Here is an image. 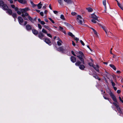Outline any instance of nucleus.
<instances>
[{
	"label": "nucleus",
	"mask_w": 123,
	"mask_h": 123,
	"mask_svg": "<svg viewBox=\"0 0 123 123\" xmlns=\"http://www.w3.org/2000/svg\"><path fill=\"white\" fill-rule=\"evenodd\" d=\"M76 13L75 12H72L71 13V14L73 15H76Z\"/></svg>",
	"instance_id": "obj_50"
},
{
	"label": "nucleus",
	"mask_w": 123,
	"mask_h": 123,
	"mask_svg": "<svg viewBox=\"0 0 123 123\" xmlns=\"http://www.w3.org/2000/svg\"><path fill=\"white\" fill-rule=\"evenodd\" d=\"M42 4H41V2H40L37 5V6L38 7V8L39 9H41L42 7Z\"/></svg>",
	"instance_id": "obj_25"
},
{
	"label": "nucleus",
	"mask_w": 123,
	"mask_h": 123,
	"mask_svg": "<svg viewBox=\"0 0 123 123\" xmlns=\"http://www.w3.org/2000/svg\"><path fill=\"white\" fill-rule=\"evenodd\" d=\"M60 18L61 19L63 20H65V18L64 17V16L63 14L61 15Z\"/></svg>",
	"instance_id": "obj_34"
},
{
	"label": "nucleus",
	"mask_w": 123,
	"mask_h": 123,
	"mask_svg": "<svg viewBox=\"0 0 123 123\" xmlns=\"http://www.w3.org/2000/svg\"><path fill=\"white\" fill-rule=\"evenodd\" d=\"M79 67L80 69L83 70L85 68V66L83 65H80Z\"/></svg>",
	"instance_id": "obj_23"
},
{
	"label": "nucleus",
	"mask_w": 123,
	"mask_h": 123,
	"mask_svg": "<svg viewBox=\"0 0 123 123\" xmlns=\"http://www.w3.org/2000/svg\"><path fill=\"white\" fill-rule=\"evenodd\" d=\"M103 97L105 99L108 100L110 102V103H112L109 100V99L107 97H105V96H104V95L103 94Z\"/></svg>",
	"instance_id": "obj_38"
},
{
	"label": "nucleus",
	"mask_w": 123,
	"mask_h": 123,
	"mask_svg": "<svg viewBox=\"0 0 123 123\" xmlns=\"http://www.w3.org/2000/svg\"><path fill=\"white\" fill-rule=\"evenodd\" d=\"M57 50L59 51H61L62 52H63L64 51V49H63L62 47H60L57 49Z\"/></svg>",
	"instance_id": "obj_14"
},
{
	"label": "nucleus",
	"mask_w": 123,
	"mask_h": 123,
	"mask_svg": "<svg viewBox=\"0 0 123 123\" xmlns=\"http://www.w3.org/2000/svg\"><path fill=\"white\" fill-rule=\"evenodd\" d=\"M33 33L35 35H37L38 33V31L35 29H33L32 30Z\"/></svg>",
	"instance_id": "obj_15"
},
{
	"label": "nucleus",
	"mask_w": 123,
	"mask_h": 123,
	"mask_svg": "<svg viewBox=\"0 0 123 123\" xmlns=\"http://www.w3.org/2000/svg\"><path fill=\"white\" fill-rule=\"evenodd\" d=\"M80 42L84 46L85 45V43H84L83 42L82 40H81L80 41Z\"/></svg>",
	"instance_id": "obj_47"
},
{
	"label": "nucleus",
	"mask_w": 123,
	"mask_h": 123,
	"mask_svg": "<svg viewBox=\"0 0 123 123\" xmlns=\"http://www.w3.org/2000/svg\"><path fill=\"white\" fill-rule=\"evenodd\" d=\"M86 9L87 10L88 12H91L93 11L92 9L90 7H88Z\"/></svg>",
	"instance_id": "obj_28"
},
{
	"label": "nucleus",
	"mask_w": 123,
	"mask_h": 123,
	"mask_svg": "<svg viewBox=\"0 0 123 123\" xmlns=\"http://www.w3.org/2000/svg\"><path fill=\"white\" fill-rule=\"evenodd\" d=\"M0 6L2 7V9L4 10H6L8 8V7L2 1H0Z\"/></svg>",
	"instance_id": "obj_4"
},
{
	"label": "nucleus",
	"mask_w": 123,
	"mask_h": 123,
	"mask_svg": "<svg viewBox=\"0 0 123 123\" xmlns=\"http://www.w3.org/2000/svg\"><path fill=\"white\" fill-rule=\"evenodd\" d=\"M111 83L112 85V86L113 87L115 86V83L113 82V81L112 80H111Z\"/></svg>",
	"instance_id": "obj_37"
},
{
	"label": "nucleus",
	"mask_w": 123,
	"mask_h": 123,
	"mask_svg": "<svg viewBox=\"0 0 123 123\" xmlns=\"http://www.w3.org/2000/svg\"><path fill=\"white\" fill-rule=\"evenodd\" d=\"M53 12L55 14H57L58 13V12L57 11H54Z\"/></svg>",
	"instance_id": "obj_55"
},
{
	"label": "nucleus",
	"mask_w": 123,
	"mask_h": 123,
	"mask_svg": "<svg viewBox=\"0 0 123 123\" xmlns=\"http://www.w3.org/2000/svg\"><path fill=\"white\" fill-rule=\"evenodd\" d=\"M77 54L78 55H77V57L79 58L81 62L79 61H77L75 63V65L76 66H79L81 64H84V61L83 58H85V56L84 55L83 53L81 51H79L77 52Z\"/></svg>",
	"instance_id": "obj_2"
},
{
	"label": "nucleus",
	"mask_w": 123,
	"mask_h": 123,
	"mask_svg": "<svg viewBox=\"0 0 123 123\" xmlns=\"http://www.w3.org/2000/svg\"><path fill=\"white\" fill-rule=\"evenodd\" d=\"M65 25L68 27L69 28H71L72 27V26L70 24L66 22H64V23Z\"/></svg>",
	"instance_id": "obj_18"
},
{
	"label": "nucleus",
	"mask_w": 123,
	"mask_h": 123,
	"mask_svg": "<svg viewBox=\"0 0 123 123\" xmlns=\"http://www.w3.org/2000/svg\"><path fill=\"white\" fill-rule=\"evenodd\" d=\"M42 32L43 33H44L45 34H46L47 33V31L46 30H45V29H44L43 28L42 29Z\"/></svg>",
	"instance_id": "obj_35"
},
{
	"label": "nucleus",
	"mask_w": 123,
	"mask_h": 123,
	"mask_svg": "<svg viewBox=\"0 0 123 123\" xmlns=\"http://www.w3.org/2000/svg\"><path fill=\"white\" fill-rule=\"evenodd\" d=\"M121 91L120 90H118L117 91V93H118L119 94L121 92Z\"/></svg>",
	"instance_id": "obj_56"
},
{
	"label": "nucleus",
	"mask_w": 123,
	"mask_h": 123,
	"mask_svg": "<svg viewBox=\"0 0 123 123\" xmlns=\"http://www.w3.org/2000/svg\"><path fill=\"white\" fill-rule=\"evenodd\" d=\"M93 67L98 72H99V70L98 69V68H99V67L98 65H96L95 67V66H94Z\"/></svg>",
	"instance_id": "obj_17"
},
{
	"label": "nucleus",
	"mask_w": 123,
	"mask_h": 123,
	"mask_svg": "<svg viewBox=\"0 0 123 123\" xmlns=\"http://www.w3.org/2000/svg\"><path fill=\"white\" fill-rule=\"evenodd\" d=\"M57 40L58 41H62V40L60 39L58 37Z\"/></svg>",
	"instance_id": "obj_62"
},
{
	"label": "nucleus",
	"mask_w": 123,
	"mask_h": 123,
	"mask_svg": "<svg viewBox=\"0 0 123 123\" xmlns=\"http://www.w3.org/2000/svg\"><path fill=\"white\" fill-rule=\"evenodd\" d=\"M8 0L9 1L10 3L11 4H12L13 3V2L12 0Z\"/></svg>",
	"instance_id": "obj_54"
},
{
	"label": "nucleus",
	"mask_w": 123,
	"mask_h": 123,
	"mask_svg": "<svg viewBox=\"0 0 123 123\" xmlns=\"http://www.w3.org/2000/svg\"><path fill=\"white\" fill-rule=\"evenodd\" d=\"M95 20L93 19H92V22L94 23H96V21Z\"/></svg>",
	"instance_id": "obj_49"
},
{
	"label": "nucleus",
	"mask_w": 123,
	"mask_h": 123,
	"mask_svg": "<svg viewBox=\"0 0 123 123\" xmlns=\"http://www.w3.org/2000/svg\"><path fill=\"white\" fill-rule=\"evenodd\" d=\"M27 23V22L26 21H25L24 22V25H25Z\"/></svg>",
	"instance_id": "obj_63"
},
{
	"label": "nucleus",
	"mask_w": 123,
	"mask_h": 123,
	"mask_svg": "<svg viewBox=\"0 0 123 123\" xmlns=\"http://www.w3.org/2000/svg\"><path fill=\"white\" fill-rule=\"evenodd\" d=\"M44 27L47 29L49 31H51V29L50 28V27L46 25H44Z\"/></svg>",
	"instance_id": "obj_24"
},
{
	"label": "nucleus",
	"mask_w": 123,
	"mask_h": 123,
	"mask_svg": "<svg viewBox=\"0 0 123 123\" xmlns=\"http://www.w3.org/2000/svg\"><path fill=\"white\" fill-rule=\"evenodd\" d=\"M44 21L45 22H48V20L47 19H44Z\"/></svg>",
	"instance_id": "obj_64"
},
{
	"label": "nucleus",
	"mask_w": 123,
	"mask_h": 123,
	"mask_svg": "<svg viewBox=\"0 0 123 123\" xmlns=\"http://www.w3.org/2000/svg\"><path fill=\"white\" fill-rule=\"evenodd\" d=\"M91 18L95 20L98 21V17L94 14H92Z\"/></svg>",
	"instance_id": "obj_10"
},
{
	"label": "nucleus",
	"mask_w": 123,
	"mask_h": 123,
	"mask_svg": "<svg viewBox=\"0 0 123 123\" xmlns=\"http://www.w3.org/2000/svg\"><path fill=\"white\" fill-rule=\"evenodd\" d=\"M13 17L15 19L16 18L17 14L16 13H13L12 14Z\"/></svg>",
	"instance_id": "obj_32"
},
{
	"label": "nucleus",
	"mask_w": 123,
	"mask_h": 123,
	"mask_svg": "<svg viewBox=\"0 0 123 123\" xmlns=\"http://www.w3.org/2000/svg\"><path fill=\"white\" fill-rule=\"evenodd\" d=\"M74 39L75 40V41H77V42H77V41L79 40V39L78 38H77V37H75V38Z\"/></svg>",
	"instance_id": "obj_53"
},
{
	"label": "nucleus",
	"mask_w": 123,
	"mask_h": 123,
	"mask_svg": "<svg viewBox=\"0 0 123 123\" xmlns=\"http://www.w3.org/2000/svg\"><path fill=\"white\" fill-rule=\"evenodd\" d=\"M68 34L69 36L74 38V36L72 34V33L71 32H69L68 33Z\"/></svg>",
	"instance_id": "obj_31"
},
{
	"label": "nucleus",
	"mask_w": 123,
	"mask_h": 123,
	"mask_svg": "<svg viewBox=\"0 0 123 123\" xmlns=\"http://www.w3.org/2000/svg\"><path fill=\"white\" fill-rule=\"evenodd\" d=\"M48 18L49 19L51 22L53 23H54L55 22L54 21L50 18Z\"/></svg>",
	"instance_id": "obj_40"
},
{
	"label": "nucleus",
	"mask_w": 123,
	"mask_h": 123,
	"mask_svg": "<svg viewBox=\"0 0 123 123\" xmlns=\"http://www.w3.org/2000/svg\"><path fill=\"white\" fill-rule=\"evenodd\" d=\"M44 36V35L41 32H40L38 35V37L41 39H43V38Z\"/></svg>",
	"instance_id": "obj_11"
},
{
	"label": "nucleus",
	"mask_w": 123,
	"mask_h": 123,
	"mask_svg": "<svg viewBox=\"0 0 123 123\" xmlns=\"http://www.w3.org/2000/svg\"><path fill=\"white\" fill-rule=\"evenodd\" d=\"M38 28L39 29H42V26H41V25L40 24H38Z\"/></svg>",
	"instance_id": "obj_42"
},
{
	"label": "nucleus",
	"mask_w": 123,
	"mask_h": 123,
	"mask_svg": "<svg viewBox=\"0 0 123 123\" xmlns=\"http://www.w3.org/2000/svg\"><path fill=\"white\" fill-rule=\"evenodd\" d=\"M35 10L38 12H39L40 11V10H38L36 9Z\"/></svg>",
	"instance_id": "obj_61"
},
{
	"label": "nucleus",
	"mask_w": 123,
	"mask_h": 123,
	"mask_svg": "<svg viewBox=\"0 0 123 123\" xmlns=\"http://www.w3.org/2000/svg\"><path fill=\"white\" fill-rule=\"evenodd\" d=\"M77 20L79 24L82 25L84 23V20L81 16L78 15L77 16Z\"/></svg>",
	"instance_id": "obj_3"
},
{
	"label": "nucleus",
	"mask_w": 123,
	"mask_h": 123,
	"mask_svg": "<svg viewBox=\"0 0 123 123\" xmlns=\"http://www.w3.org/2000/svg\"><path fill=\"white\" fill-rule=\"evenodd\" d=\"M6 10L7 11L6 13H8L9 15H12V11L10 9H8V8Z\"/></svg>",
	"instance_id": "obj_13"
},
{
	"label": "nucleus",
	"mask_w": 123,
	"mask_h": 123,
	"mask_svg": "<svg viewBox=\"0 0 123 123\" xmlns=\"http://www.w3.org/2000/svg\"><path fill=\"white\" fill-rule=\"evenodd\" d=\"M45 41L46 43L48 44L49 45H50L51 44L50 43L51 42L50 40L48 38H46L45 39Z\"/></svg>",
	"instance_id": "obj_9"
},
{
	"label": "nucleus",
	"mask_w": 123,
	"mask_h": 123,
	"mask_svg": "<svg viewBox=\"0 0 123 123\" xmlns=\"http://www.w3.org/2000/svg\"><path fill=\"white\" fill-rule=\"evenodd\" d=\"M18 1L22 4H25L26 3V1L25 0H18Z\"/></svg>",
	"instance_id": "obj_21"
},
{
	"label": "nucleus",
	"mask_w": 123,
	"mask_h": 123,
	"mask_svg": "<svg viewBox=\"0 0 123 123\" xmlns=\"http://www.w3.org/2000/svg\"><path fill=\"white\" fill-rule=\"evenodd\" d=\"M71 53L73 55H74V56H76V55L75 54L74 52L73 51H71Z\"/></svg>",
	"instance_id": "obj_52"
},
{
	"label": "nucleus",
	"mask_w": 123,
	"mask_h": 123,
	"mask_svg": "<svg viewBox=\"0 0 123 123\" xmlns=\"http://www.w3.org/2000/svg\"><path fill=\"white\" fill-rule=\"evenodd\" d=\"M28 16H29L28 14L26 12L25 14H22V16L23 18L25 20H27V18L26 17Z\"/></svg>",
	"instance_id": "obj_6"
},
{
	"label": "nucleus",
	"mask_w": 123,
	"mask_h": 123,
	"mask_svg": "<svg viewBox=\"0 0 123 123\" xmlns=\"http://www.w3.org/2000/svg\"><path fill=\"white\" fill-rule=\"evenodd\" d=\"M40 23L41 24L44 25L45 24V22L43 21H41Z\"/></svg>",
	"instance_id": "obj_45"
},
{
	"label": "nucleus",
	"mask_w": 123,
	"mask_h": 123,
	"mask_svg": "<svg viewBox=\"0 0 123 123\" xmlns=\"http://www.w3.org/2000/svg\"><path fill=\"white\" fill-rule=\"evenodd\" d=\"M62 41H57V45L58 46H61L62 44Z\"/></svg>",
	"instance_id": "obj_33"
},
{
	"label": "nucleus",
	"mask_w": 123,
	"mask_h": 123,
	"mask_svg": "<svg viewBox=\"0 0 123 123\" xmlns=\"http://www.w3.org/2000/svg\"><path fill=\"white\" fill-rule=\"evenodd\" d=\"M110 66L113 69L115 70H116V68L114 66V65L112 64H110Z\"/></svg>",
	"instance_id": "obj_26"
},
{
	"label": "nucleus",
	"mask_w": 123,
	"mask_h": 123,
	"mask_svg": "<svg viewBox=\"0 0 123 123\" xmlns=\"http://www.w3.org/2000/svg\"><path fill=\"white\" fill-rule=\"evenodd\" d=\"M64 2L67 4H70L72 3V1L71 0H63ZM58 3L61 6L63 5L62 0H57Z\"/></svg>",
	"instance_id": "obj_5"
},
{
	"label": "nucleus",
	"mask_w": 123,
	"mask_h": 123,
	"mask_svg": "<svg viewBox=\"0 0 123 123\" xmlns=\"http://www.w3.org/2000/svg\"><path fill=\"white\" fill-rule=\"evenodd\" d=\"M25 10V11L26 12L28 10H30V9H29V8H28V7H27V8H24Z\"/></svg>",
	"instance_id": "obj_48"
},
{
	"label": "nucleus",
	"mask_w": 123,
	"mask_h": 123,
	"mask_svg": "<svg viewBox=\"0 0 123 123\" xmlns=\"http://www.w3.org/2000/svg\"><path fill=\"white\" fill-rule=\"evenodd\" d=\"M48 12V11L47 10H45L44 12V13L45 14H46L47 12Z\"/></svg>",
	"instance_id": "obj_59"
},
{
	"label": "nucleus",
	"mask_w": 123,
	"mask_h": 123,
	"mask_svg": "<svg viewBox=\"0 0 123 123\" xmlns=\"http://www.w3.org/2000/svg\"><path fill=\"white\" fill-rule=\"evenodd\" d=\"M72 44L74 46H75V43L73 41H72Z\"/></svg>",
	"instance_id": "obj_58"
},
{
	"label": "nucleus",
	"mask_w": 123,
	"mask_h": 123,
	"mask_svg": "<svg viewBox=\"0 0 123 123\" xmlns=\"http://www.w3.org/2000/svg\"><path fill=\"white\" fill-rule=\"evenodd\" d=\"M28 18L33 23L34 21V20L30 17L29 16H28Z\"/></svg>",
	"instance_id": "obj_29"
},
{
	"label": "nucleus",
	"mask_w": 123,
	"mask_h": 123,
	"mask_svg": "<svg viewBox=\"0 0 123 123\" xmlns=\"http://www.w3.org/2000/svg\"><path fill=\"white\" fill-rule=\"evenodd\" d=\"M49 7L51 10L52 9V8L51 7V4H50L49 5Z\"/></svg>",
	"instance_id": "obj_57"
},
{
	"label": "nucleus",
	"mask_w": 123,
	"mask_h": 123,
	"mask_svg": "<svg viewBox=\"0 0 123 123\" xmlns=\"http://www.w3.org/2000/svg\"><path fill=\"white\" fill-rule=\"evenodd\" d=\"M18 20L20 24L21 25L22 23L23 22V18L20 17H18Z\"/></svg>",
	"instance_id": "obj_7"
},
{
	"label": "nucleus",
	"mask_w": 123,
	"mask_h": 123,
	"mask_svg": "<svg viewBox=\"0 0 123 123\" xmlns=\"http://www.w3.org/2000/svg\"><path fill=\"white\" fill-rule=\"evenodd\" d=\"M20 10L21 11V12L22 13V14H24V13H25V12H26L25 11V10L24 8L23 9H22L21 8H20Z\"/></svg>",
	"instance_id": "obj_30"
},
{
	"label": "nucleus",
	"mask_w": 123,
	"mask_h": 123,
	"mask_svg": "<svg viewBox=\"0 0 123 123\" xmlns=\"http://www.w3.org/2000/svg\"><path fill=\"white\" fill-rule=\"evenodd\" d=\"M88 64L90 66L93 67L94 65L92 62H89L88 63Z\"/></svg>",
	"instance_id": "obj_39"
},
{
	"label": "nucleus",
	"mask_w": 123,
	"mask_h": 123,
	"mask_svg": "<svg viewBox=\"0 0 123 123\" xmlns=\"http://www.w3.org/2000/svg\"><path fill=\"white\" fill-rule=\"evenodd\" d=\"M113 87V88H114V90H115V91H116L117 90V87H115V86L114 87Z\"/></svg>",
	"instance_id": "obj_60"
},
{
	"label": "nucleus",
	"mask_w": 123,
	"mask_h": 123,
	"mask_svg": "<svg viewBox=\"0 0 123 123\" xmlns=\"http://www.w3.org/2000/svg\"><path fill=\"white\" fill-rule=\"evenodd\" d=\"M59 30H60V31H62L64 33V34H66V32L64 30L63 28V27H61V26H60L59 27Z\"/></svg>",
	"instance_id": "obj_19"
},
{
	"label": "nucleus",
	"mask_w": 123,
	"mask_h": 123,
	"mask_svg": "<svg viewBox=\"0 0 123 123\" xmlns=\"http://www.w3.org/2000/svg\"><path fill=\"white\" fill-rule=\"evenodd\" d=\"M102 27L103 29L104 30L105 32L107 35L108 36V34L109 33V32H108L107 29L106 28L105 26H102Z\"/></svg>",
	"instance_id": "obj_8"
},
{
	"label": "nucleus",
	"mask_w": 123,
	"mask_h": 123,
	"mask_svg": "<svg viewBox=\"0 0 123 123\" xmlns=\"http://www.w3.org/2000/svg\"><path fill=\"white\" fill-rule=\"evenodd\" d=\"M91 29L94 32V33L95 34H96L97 33L96 31L94 29H93L92 28H91Z\"/></svg>",
	"instance_id": "obj_41"
},
{
	"label": "nucleus",
	"mask_w": 123,
	"mask_h": 123,
	"mask_svg": "<svg viewBox=\"0 0 123 123\" xmlns=\"http://www.w3.org/2000/svg\"><path fill=\"white\" fill-rule=\"evenodd\" d=\"M119 100L121 101L122 103H123V99L121 98L120 97H119Z\"/></svg>",
	"instance_id": "obj_43"
},
{
	"label": "nucleus",
	"mask_w": 123,
	"mask_h": 123,
	"mask_svg": "<svg viewBox=\"0 0 123 123\" xmlns=\"http://www.w3.org/2000/svg\"><path fill=\"white\" fill-rule=\"evenodd\" d=\"M26 30L28 31H30L31 29L32 28L31 26L29 25H27L26 26Z\"/></svg>",
	"instance_id": "obj_12"
},
{
	"label": "nucleus",
	"mask_w": 123,
	"mask_h": 123,
	"mask_svg": "<svg viewBox=\"0 0 123 123\" xmlns=\"http://www.w3.org/2000/svg\"><path fill=\"white\" fill-rule=\"evenodd\" d=\"M103 4L105 8L106 9V0H104L103 1Z\"/></svg>",
	"instance_id": "obj_27"
},
{
	"label": "nucleus",
	"mask_w": 123,
	"mask_h": 123,
	"mask_svg": "<svg viewBox=\"0 0 123 123\" xmlns=\"http://www.w3.org/2000/svg\"><path fill=\"white\" fill-rule=\"evenodd\" d=\"M93 77L97 79L98 78V77L97 75H93Z\"/></svg>",
	"instance_id": "obj_46"
},
{
	"label": "nucleus",
	"mask_w": 123,
	"mask_h": 123,
	"mask_svg": "<svg viewBox=\"0 0 123 123\" xmlns=\"http://www.w3.org/2000/svg\"><path fill=\"white\" fill-rule=\"evenodd\" d=\"M109 95L112 99L113 101L114 102H113L112 104L116 106L118 111L119 113H121V111L120 109L118 104V102L117 99V97L112 92H110L109 93Z\"/></svg>",
	"instance_id": "obj_1"
},
{
	"label": "nucleus",
	"mask_w": 123,
	"mask_h": 123,
	"mask_svg": "<svg viewBox=\"0 0 123 123\" xmlns=\"http://www.w3.org/2000/svg\"><path fill=\"white\" fill-rule=\"evenodd\" d=\"M40 14L42 16H43V12H41L40 13Z\"/></svg>",
	"instance_id": "obj_51"
},
{
	"label": "nucleus",
	"mask_w": 123,
	"mask_h": 123,
	"mask_svg": "<svg viewBox=\"0 0 123 123\" xmlns=\"http://www.w3.org/2000/svg\"><path fill=\"white\" fill-rule=\"evenodd\" d=\"M47 36H48L49 37L51 38L52 37V36L50 34L47 33Z\"/></svg>",
	"instance_id": "obj_44"
},
{
	"label": "nucleus",
	"mask_w": 123,
	"mask_h": 123,
	"mask_svg": "<svg viewBox=\"0 0 123 123\" xmlns=\"http://www.w3.org/2000/svg\"><path fill=\"white\" fill-rule=\"evenodd\" d=\"M11 7L13 9H14L15 11H17L18 10V8L17 7H15V6L14 5H11Z\"/></svg>",
	"instance_id": "obj_20"
},
{
	"label": "nucleus",
	"mask_w": 123,
	"mask_h": 123,
	"mask_svg": "<svg viewBox=\"0 0 123 123\" xmlns=\"http://www.w3.org/2000/svg\"><path fill=\"white\" fill-rule=\"evenodd\" d=\"M16 11H17V13L19 15H20L21 14V13H22L21 11L20 10V8L19 9H18V10Z\"/></svg>",
	"instance_id": "obj_36"
},
{
	"label": "nucleus",
	"mask_w": 123,
	"mask_h": 123,
	"mask_svg": "<svg viewBox=\"0 0 123 123\" xmlns=\"http://www.w3.org/2000/svg\"><path fill=\"white\" fill-rule=\"evenodd\" d=\"M71 60L73 63H74L76 61V59L74 57L71 56Z\"/></svg>",
	"instance_id": "obj_16"
},
{
	"label": "nucleus",
	"mask_w": 123,
	"mask_h": 123,
	"mask_svg": "<svg viewBox=\"0 0 123 123\" xmlns=\"http://www.w3.org/2000/svg\"><path fill=\"white\" fill-rule=\"evenodd\" d=\"M117 4L118 6L120 7L123 10V5H121L118 2L117 3Z\"/></svg>",
	"instance_id": "obj_22"
}]
</instances>
